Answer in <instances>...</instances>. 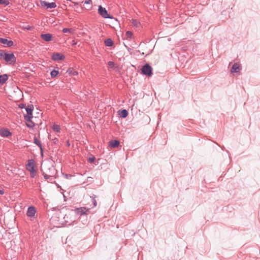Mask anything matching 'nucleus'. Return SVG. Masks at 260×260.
<instances>
[{"label":"nucleus","instance_id":"21","mask_svg":"<svg viewBox=\"0 0 260 260\" xmlns=\"http://www.w3.org/2000/svg\"><path fill=\"white\" fill-rule=\"evenodd\" d=\"M59 74V71L58 70H53L51 72L50 75L51 77L53 78L56 77Z\"/></svg>","mask_w":260,"mask_h":260},{"label":"nucleus","instance_id":"15","mask_svg":"<svg viewBox=\"0 0 260 260\" xmlns=\"http://www.w3.org/2000/svg\"><path fill=\"white\" fill-rule=\"evenodd\" d=\"M119 142L118 140H111L109 142V146L112 148H115L119 146Z\"/></svg>","mask_w":260,"mask_h":260},{"label":"nucleus","instance_id":"6","mask_svg":"<svg viewBox=\"0 0 260 260\" xmlns=\"http://www.w3.org/2000/svg\"><path fill=\"white\" fill-rule=\"evenodd\" d=\"M142 72L144 75H147L149 77L151 76L152 74V68L148 64H146L143 67Z\"/></svg>","mask_w":260,"mask_h":260},{"label":"nucleus","instance_id":"33","mask_svg":"<svg viewBox=\"0 0 260 260\" xmlns=\"http://www.w3.org/2000/svg\"><path fill=\"white\" fill-rule=\"evenodd\" d=\"M4 190L3 189H0V194H4Z\"/></svg>","mask_w":260,"mask_h":260},{"label":"nucleus","instance_id":"9","mask_svg":"<svg viewBox=\"0 0 260 260\" xmlns=\"http://www.w3.org/2000/svg\"><path fill=\"white\" fill-rule=\"evenodd\" d=\"M36 213V210L35 208L33 206H30L28 208L26 215L28 217H32L35 216Z\"/></svg>","mask_w":260,"mask_h":260},{"label":"nucleus","instance_id":"2","mask_svg":"<svg viewBox=\"0 0 260 260\" xmlns=\"http://www.w3.org/2000/svg\"><path fill=\"white\" fill-rule=\"evenodd\" d=\"M0 56L7 62H15L16 58L13 53H8L4 51L0 52Z\"/></svg>","mask_w":260,"mask_h":260},{"label":"nucleus","instance_id":"13","mask_svg":"<svg viewBox=\"0 0 260 260\" xmlns=\"http://www.w3.org/2000/svg\"><path fill=\"white\" fill-rule=\"evenodd\" d=\"M241 69L240 68V66L237 63H234L231 70V72L232 73H238L240 71Z\"/></svg>","mask_w":260,"mask_h":260},{"label":"nucleus","instance_id":"5","mask_svg":"<svg viewBox=\"0 0 260 260\" xmlns=\"http://www.w3.org/2000/svg\"><path fill=\"white\" fill-rule=\"evenodd\" d=\"M75 212L78 215H87L89 213V209L86 207H80L75 209Z\"/></svg>","mask_w":260,"mask_h":260},{"label":"nucleus","instance_id":"7","mask_svg":"<svg viewBox=\"0 0 260 260\" xmlns=\"http://www.w3.org/2000/svg\"><path fill=\"white\" fill-rule=\"evenodd\" d=\"M41 5L47 9L49 8H55L56 7V4L54 2L49 3L46 1H41Z\"/></svg>","mask_w":260,"mask_h":260},{"label":"nucleus","instance_id":"18","mask_svg":"<svg viewBox=\"0 0 260 260\" xmlns=\"http://www.w3.org/2000/svg\"><path fill=\"white\" fill-rule=\"evenodd\" d=\"M84 4H87L88 6L87 8H86V9L87 10H90L92 8V2L91 0H85L84 1Z\"/></svg>","mask_w":260,"mask_h":260},{"label":"nucleus","instance_id":"14","mask_svg":"<svg viewBox=\"0 0 260 260\" xmlns=\"http://www.w3.org/2000/svg\"><path fill=\"white\" fill-rule=\"evenodd\" d=\"M34 142L35 144H36L40 148L41 154H42V155H43V148L42 147L41 142L39 140H38L37 137H35L34 138Z\"/></svg>","mask_w":260,"mask_h":260},{"label":"nucleus","instance_id":"17","mask_svg":"<svg viewBox=\"0 0 260 260\" xmlns=\"http://www.w3.org/2000/svg\"><path fill=\"white\" fill-rule=\"evenodd\" d=\"M119 115L121 118H125L128 115V112L125 109L119 111Z\"/></svg>","mask_w":260,"mask_h":260},{"label":"nucleus","instance_id":"20","mask_svg":"<svg viewBox=\"0 0 260 260\" xmlns=\"http://www.w3.org/2000/svg\"><path fill=\"white\" fill-rule=\"evenodd\" d=\"M62 31L63 33L69 32L71 34H73L74 32V30L73 28H64Z\"/></svg>","mask_w":260,"mask_h":260},{"label":"nucleus","instance_id":"28","mask_svg":"<svg viewBox=\"0 0 260 260\" xmlns=\"http://www.w3.org/2000/svg\"><path fill=\"white\" fill-rule=\"evenodd\" d=\"M34 28V27L30 25H27L23 27V29L28 30H31Z\"/></svg>","mask_w":260,"mask_h":260},{"label":"nucleus","instance_id":"26","mask_svg":"<svg viewBox=\"0 0 260 260\" xmlns=\"http://www.w3.org/2000/svg\"><path fill=\"white\" fill-rule=\"evenodd\" d=\"M90 198H91L92 200V203H93V207H96V205H97V203H96V200H95L96 196L95 195H93L92 196H91Z\"/></svg>","mask_w":260,"mask_h":260},{"label":"nucleus","instance_id":"11","mask_svg":"<svg viewBox=\"0 0 260 260\" xmlns=\"http://www.w3.org/2000/svg\"><path fill=\"white\" fill-rule=\"evenodd\" d=\"M0 135L2 137H8L12 135V133L8 129H1L0 130Z\"/></svg>","mask_w":260,"mask_h":260},{"label":"nucleus","instance_id":"23","mask_svg":"<svg viewBox=\"0 0 260 260\" xmlns=\"http://www.w3.org/2000/svg\"><path fill=\"white\" fill-rule=\"evenodd\" d=\"M31 119H30V120L29 121H27L26 123L27 126L29 128H32L35 126V123H34Z\"/></svg>","mask_w":260,"mask_h":260},{"label":"nucleus","instance_id":"3","mask_svg":"<svg viewBox=\"0 0 260 260\" xmlns=\"http://www.w3.org/2000/svg\"><path fill=\"white\" fill-rule=\"evenodd\" d=\"M34 110V106L32 104L28 105V106L25 108L26 114L24 115V119L26 121H29L30 119L32 118V111Z\"/></svg>","mask_w":260,"mask_h":260},{"label":"nucleus","instance_id":"30","mask_svg":"<svg viewBox=\"0 0 260 260\" xmlns=\"http://www.w3.org/2000/svg\"><path fill=\"white\" fill-rule=\"evenodd\" d=\"M95 160V157L92 156L88 158V161L90 162H93Z\"/></svg>","mask_w":260,"mask_h":260},{"label":"nucleus","instance_id":"10","mask_svg":"<svg viewBox=\"0 0 260 260\" xmlns=\"http://www.w3.org/2000/svg\"><path fill=\"white\" fill-rule=\"evenodd\" d=\"M41 38L46 42H49L51 41L52 39V35L51 34H41L40 36Z\"/></svg>","mask_w":260,"mask_h":260},{"label":"nucleus","instance_id":"19","mask_svg":"<svg viewBox=\"0 0 260 260\" xmlns=\"http://www.w3.org/2000/svg\"><path fill=\"white\" fill-rule=\"evenodd\" d=\"M105 44L106 46L111 47L113 44V42L111 39H107L105 40Z\"/></svg>","mask_w":260,"mask_h":260},{"label":"nucleus","instance_id":"16","mask_svg":"<svg viewBox=\"0 0 260 260\" xmlns=\"http://www.w3.org/2000/svg\"><path fill=\"white\" fill-rule=\"evenodd\" d=\"M8 79V77L7 74L0 75V85L4 84Z\"/></svg>","mask_w":260,"mask_h":260},{"label":"nucleus","instance_id":"25","mask_svg":"<svg viewBox=\"0 0 260 260\" xmlns=\"http://www.w3.org/2000/svg\"><path fill=\"white\" fill-rule=\"evenodd\" d=\"M125 36L127 39H131L133 38V34L131 31H127Z\"/></svg>","mask_w":260,"mask_h":260},{"label":"nucleus","instance_id":"1","mask_svg":"<svg viewBox=\"0 0 260 260\" xmlns=\"http://www.w3.org/2000/svg\"><path fill=\"white\" fill-rule=\"evenodd\" d=\"M36 163L33 159H29L26 165V169L30 172V175L31 178H34L36 175V170L35 169Z\"/></svg>","mask_w":260,"mask_h":260},{"label":"nucleus","instance_id":"34","mask_svg":"<svg viewBox=\"0 0 260 260\" xmlns=\"http://www.w3.org/2000/svg\"><path fill=\"white\" fill-rule=\"evenodd\" d=\"M58 139L56 138L53 139V142L54 143H56L57 142H58Z\"/></svg>","mask_w":260,"mask_h":260},{"label":"nucleus","instance_id":"4","mask_svg":"<svg viewBox=\"0 0 260 260\" xmlns=\"http://www.w3.org/2000/svg\"><path fill=\"white\" fill-rule=\"evenodd\" d=\"M98 13L103 18H113L112 16H110L109 15L108 11L106 9V8H103L102 6H99L98 8Z\"/></svg>","mask_w":260,"mask_h":260},{"label":"nucleus","instance_id":"24","mask_svg":"<svg viewBox=\"0 0 260 260\" xmlns=\"http://www.w3.org/2000/svg\"><path fill=\"white\" fill-rule=\"evenodd\" d=\"M132 24L136 27H139L140 25V23L138 20L134 19H132Z\"/></svg>","mask_w":260,"mask_h":260},{"label":"nucleus","instance_id":"8","mask_svg":"<svg viewBox=\"0 0 260 260\" xmlns=\"http://www.w3.org/2000/svg\"><path fill=\"white\" fill-rule=\"evenodd\" d=\"M51 58L54 61L62 60L65 58L64 55L59 53L52 54Z\"/></svg>","mask_w":260,"mask_h":260},{"label":"nucleus","instance_id":"29","mask_svg":"<svg viewBox=\"0 0 260 260\" xmlns=\"http://www.w3.org/2000/svg\"><path fill=\"white\" fill-rule=\"evenodd\" d=\"M43 176L46 180L49 179L50 178H52L53 177L52 176L49 175L45 173H43Z\"/></svg>","mask_w":260,"mask_h":260},{"label":"nucleus","instance_id":"12","mask_svg":"<svg viewBox=\"0 0 260 260\" xmlns=\"http://www.w3.org/2000/svg\"><path fill=\"white\" fill-rule=\"evenodd\" d=\"M0 43L3 44H7L8 47H11L13 45L12 41H9L7 39L3 38H0Z\"/></svg>","mask_w":260,"mask_h":260},{"label":"nucleus","instance_id":"31","mask_svg":"<svg viewBox=\"0 0 260 260\" xmlns=\"http://www.w3.org/2000/svg\"><path fill=\"white\" fill-rule=\"evenodd\" d=\"M108 65L111 67H113L114 66V63L113 61H109Z\"/></svg>","mask_w":260,"mask_h":260},{"label":"nucleus","instance_id":"27","mask_svg":"<svg viewBox=\"0 0 260 260\" xmlns=\"http://www.w3.org/2000/svg\"><path fill=\"white\" fill-rule=\"evenodd\" d=\"M0 4L7 6L9 4V2L8 0H0Z\"/></svg>","mask_w":260,"mask_h":260},{"label":"nucleus","instance_id":"22","mask_svg":"<svg viewBox=\"0 0 260 260\" xmlns=\"http://www.w3.org/2000/svg\"><path fill=\"white\" fill-rule=\"evenodd\" d=\"M52 129L53 131L56 132H59L60 131V127L59 125L54 124L52 126Z\"/></svg>","mask_w":260,"mask_h":260},{"label":"nucleus","instance_id":"32","mask_svg":"<svg viewBox=\"0 0 260 260\" xmlns=\"http://www.w3.org/2000/svg\"><path fill=\"white\" fill-rule=\"evenodd\" d=\"M19 107L21 109L25 108V105L23 104H21L19 105Z\"/></svg>","mask_w":260,"mask_h":260}]
</instances>
